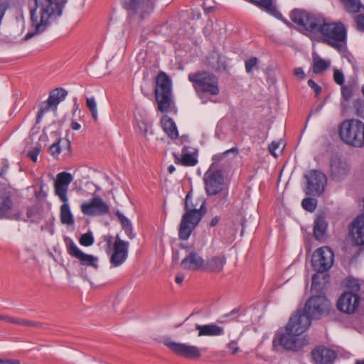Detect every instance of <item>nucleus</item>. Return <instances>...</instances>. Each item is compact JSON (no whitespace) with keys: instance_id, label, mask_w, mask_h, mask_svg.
Masks as SVG:
<instances>
[{"instance_id":"f257e3e1","label":"nucleus","mask_w":364,"mask_h":364,"mask_svg":"<svg viewBox=\"0 0 364 364\" xmlns=\"http://www.w3.org/2000/svg\"><path fill=\"white\" fill-rule=\"evenodd\" d=\"M297 31L338 51L343 50L347 38L346 28L341 22L329 21L321 15L304 10H297Z\"/></svg>"},{"instance_id":"f03ea898","label":"nucleus","mask_w":364,"mask_h":364,"mask_svg":"<svg viewBox=\"0 0 364 364\" xmlns=\"http://www.w3.org/2000/svg\"><path fill=\"white\" fill-rule=\"evenodd\" d=\"M65 1H34L31 9L32 30L24 37L28 41L33 36L44 32L48 27L62 15Z\"/></svg>"},{"instance_id":"7ed1b4c3","label":"nucleus","mask_w":364,"mask_h":364,"mask_svg":"<svg viewBox=\"0 0 364 364\" xmlns=\"http://www.w3.org/2000/svg\"><path fill=\"white\" fill-rule=\"evenodd\" d=\"M185 210L178 230V237L183 240H186L190 237L205 213L204 202H201L198 208V204L193 203L191 193H188L185 199Z\"/></svg>"},{"instance_id":"20e7f679","label":"nucleus","mask_w":364,"mask_h":364,"mask_svg":"<svg viewBox=\"0 0 364 364\" xmlns=\"http://www.w3.org/2000/svg\"><path fill=\"white\" fill-rule=\"evenodd\" d=\"M333 260V252L328 247H321L313 254L312 266L317 273L312 277L311 289H315L316 291L323 289L325 282H321L320 278L322 277L323 279L325 280L323 272L331 267Z\"/></svg>"},{"instance_id":"39448f33","label":"nucleus","mask_w":364,"mask_h":364,"mask_svg":"<svg viewBox=\"0 0 364 364\" xmlns=\"http://www.w3.org/2000/svg\"><path fill=\"white\" fill-rule=\"evenodd\" d=\"M343 142L355 147L364 146V122L356 119L344 120L339 127Z\"/></svg>"},{"instance_id":"423d86ee","label":"nucleus","mask_w":364,"mask_h":364,"mask_svg":"<svg viewBox=\"0 0 364 364\" xmlns=\"http://www.w3.org/2000/svg\"><path fill=\"white\" fill-rule=\"evenodd\" d=\"M273 350L294 351L296 350V315L293 314L284 328L279 329L272 341Z\"/></svg>"},{"instance_id":"0eeeda50","label":"nucleus","mask_w":364,"mask_h":364,"mask_svg":"<svg viewBox=\"0 0 364 364\" xmlns=\"http://www.w3.org/2000/svg\"><path fill=\"white\" fill-rule=\"evenodd\" d=\"M154 95L158 104V109L161 112H168L173 103L171 80L163 71L156 77Z\"/></svg>"},{"instance_id":"6e6552de","label":"nucleus","mask_w":364,"mask_h":364,"mask_svg":"<svg viewBox=\"0 0 364 364\" xmlns=\"http://www.w3.org/2000/svg\"><path fill=\"white\" fill-rule=\"evenodd\" d=\"M188 80L193 83L196 92L205 93L212 96L220 92L219 80L216 75L208 72L190 73Z\"/></svg>"},{"instance_id":"1a4fd4ad","label":"nucleus","mask_w":364,"mask_h":364,"mask_svg":"<svg viewBox=\"0 0 364 364\" xmlns=\"http://www.w3.org/2000/svg\"><path fill=\"white\" fill-rule=\"evenodd\" d=\"M306 193L312 196H320L325 191L327 177L318 170H311L305 176Z\"/></svg>"},{"instance_id":"9d476101","label":"nucleus","mask_w":364,"mask_h":364,"mask_svg":"<svg viewBox=\"0 0 364 364\" xmlns=\"http://www.w3.org/2000/svg\"><path fill=\"white\" fill-rule=\"evenodd\" d=\"M164 345L176 355L188 359H198L201 356L200 349L196 346L177 343L169 339L164 341Z\"/></svg>"},{"instance_id":"9b49d317","label":"nucleus","mask_w":364,"mask_h":364,"mask_svg":"<svg viewBox=\"0 0 364 364\" xmlns=\"http://www.w3.org/2000/svg\"><path fill=\"white\" fill-rule=\"evenodd\" d=\"M331 303L324 296H313L305 304V311L313 316L314 318H319L328 312Z\"/></svg>"},{"instance_id":"f8f14e48","label":"nucleus","mask_w":364,"mask_h":364,"mask_svg":"<svg viewBox=\"0 0 364 364\" xmlns=\"http://www.w3.org/2000/svg\"><path fill=\"white\" fill-rule=\"evenodd\" d=\"M205 191L209 196H215L222 191L224 177L220 170L208 171L203 178Z\"/></svg>"},{"instance_id":"ddd939ff","label":"nucleus","mask_w":364,"mask_h":364,"mask_svg":"<svg viewBox=\"0 0 364 364\" xmlns=\"http://www.w3.org/2000/svg\"><path fill=\"white\" fill-rule=\"evenodd\" d=\"M360 296L356 293L346 291L337 301V308L348 314L355 313L360 304Z\"/></svg>"},{"instance_id":"4468645a","label":"nucleus","mask_w":364,"mask_h":364,"mask_svg":"<svg viewBox=\"0 0 364 364\" xmlns=\"http://www.w3.org/2000/svg\"><path fill=\"white\" fill-rule=\"evenodd\" d=\"M80 209L87 215H103L109 210V205L99 197H94L90 201L82 203Z\"/></svg>"},{"instance_id":"2eb2a0df","label":"nucleus","mask_w":364,"mask_h":364,"mask_svg":"<svg viewBox=\"0 0 364 364\" xmlns=\"http://www.w3.org/2000/svg\"><path fill=\"white\" fill-rule=\"evenodd\" d=\"M129 242H125L117 235L113 245V253L110 257V263L114 267H119L122 264L128 256Z\"/></svg>"},{"instance_id":"dca6fc26","label":"nucleus","mask_w":364,"mask_h":364,"mask_svg":"<svg viewBox=\"0 0 364 364\" xmlns=\"http://www.w3.org/2000/svg\"><path fill=\"white\" fill-rule=\"evenodd\" d=\"M68 252L70 256L77 259L80 265L92 267L95 269H98V258L94 255L83 252L74 242H71L69 244Z\"/></svg>"},{"instance_id":"f3484780","label":"nucleus","mask_w":364,"mask_h":364,"mask_svg":"<svg viewBox=\"0 0 364 364\" xmlns=\"http://www.w3.org/2000/svg\"><path fill=\"white\" fill-rule=\"evenodd\" d=\"M313 318L311 314L305 311V308L302 312L297 311V348H302L309 343L305 336H299L309 328Z\"/></svg>"},{"instance_id":"a211bd4d","label":"nucleus","mask_w":364,"mask_h":364,"mask_svg":"<svg viewBox=\"0 0 364 364\" xmlns=\"http://www.w3.org/2000/svg\"><path fill=\"white\" fill-rule=\"evenodd\" d=\"M73 180L72 174L68 172H60L56 176V179L54 182L55 194L62 202H66L68 199L67 193L69 185Z\"/></svg>"},{"instance_id":"6ab92c4d","label":"nucleus","mask_w":364,"mask_h":364,"mask_svg":"<svg viewBox=\"0 0 364 364\" xmlns=\"http://www.w3.org/2000/svg\"><path fill=\"white\" fill-rule=\"evenodd\" d=\"M349 235L357 245H364V213L358 215L349 225Z\"/></svg>"},{"instance_id":"aec40b11","label":"nucleus","mask_w":364,"mask_h":364,"mask_svg":"<svg viewBox=\"0 0 364 364\" xmlns=\"http://www.w3.org/2000/svg\"><path fill=\"white\" fill-rule=\"evenodd\" d=\"M350 167L346 161L341 160L338 156H333L331 159L330 172L332 178L335 181L343 180L349 173Z\"/></svg>"},{"instance_id":"412c9836","label":"nucleus","mask_w":364,"mask_h":364,"mask_svg":"<svg viewBox=\"0 0 364 364\" xmlns=\"http://www.w3.org/2000/svg\"><path fill=\"white\" fill-rule=\"evenodd\" d=\"M311 356L317 364H333L336 354L329 348L318 346L311 351Z\"/></svg>"},{"instance_id":"4be33fe9","label":"nucleus","mask_w":364,"mask_h":364,"mask_svg":"<svg viewBox=\"0 0 364 364\" xmlns=\"http://www.w3.org/2000/svg\"><path fill=\"white\" fill-rule=\"evenodd\" d=\"M204 259L195 251H190L181 262L182 269L197 271L203 269Z\"/></svg>"},{"instance_id":"5701e85b","label":"nucleus","mask_w":364,"mask_h":364,"mask_svg":"<svg viewBox=\"0 0 364 364\" xmlns=\"http://www.w3.org/2000/svg\"><path fill=\"white\" fill-rule=\"evenodd\" d=\"M226 263V257L224 255L214 256L205 262H204L203 269L213 273H219Z\"/></svg>"},{"instance_id":"b1692460","label":"nucleus","mask_w":364,"mask_h":364,"mask_svg":"<svg viewBox=\"0 0 364 364\" xmlns=\"http://www.w3.org/2000/svg\"><path fill=\"white\" fill-rule=\"evenodd\" d=\"M196 329L198 331V336H217L223 335L224 329L216 324L196 325Z\"/></svg>"},{"instance_id":"393cba45","label":"nucleus","mask_w":364,"mask_h":364,"mask_svg":"<svg viewBox=\"0 0 364 364\" xmlns=\"http://www.w3.org/2000/svg\"><path fill=\"white\" fill-rule=\"evenodd\" d=\"M175 162L186 166H193L198 163L196 155L194 153H188L187 147H183L182 149L181 156L179 157L176 154H174Z\"/></svg>"},{"instance_id":"a878e982","label":"nucleus","mask_w":364,"mask_h":364,"mask_svg":"<svg viewBox=\"0 0 364 364\" xmlns=\"http://www.w3.org/2000/svg\"><path fill=\"white\" fill-rule=\"evenodd\" d=\"M259 9L277 18H282V14L274 4V1H251Z\"/></svg>"},{"instance_id":"bb28decb","label":"nucleus","mask_w":364,"mask_h":364,"mask_svg":"<svg viewBox=\"0 0 364 364\" xmlns=\"http://www.w3.org/2000/svg\"><path fill=\"white\" fill-rule=\"evenodd\" d=\"M161 126L164 131L168 134L171 139H176L178 136L177 127L173 120L165 115L161 120Z\"/></svg>"},{"instance_id":"cd10ccee","label":"nucleus","mask_w":364,"mask_h":364,"mask_svg":"<svg viewBox=\"0 0 364 364\" xmlns=\"http://www.w3.org/2000/svg\"><path fill=\"white\" fill-rule=\"evenodd\" d=\"M67 95L68 92L61 87L55 88L50 92L48 100L54 106V110L57 109L58 105L65 100Z\"/></svg>"},{"instance_id":"c85d7f7f","label":"nucleus","mask_w":364,"mask_h":364,"mask_svg":"<svg viewBox=\"0 0 364 364\" xmlns=\"http://www.w3.org/2000/svg\"><path fill=\"white\" fill-rule=\"evenodd\" d=\"M327 223L323 217H318L315 220L314 235L316 240L323 241L326 237Z\"/></svg>"},{"instance_id":"c756f323","label":"nucleus","mask_w":364,"mask_h":364,"mask_svg":"<svg viewBox=\"0 0 364 364\" xmlns=\"http://www.w3.org/2000/svg\"><path fill=\"white\" fill-rule=\"evenodd\" d=\"M63 203L60 208V221L64 225H72L74 224V217L70 209L68 199Z\"/></svg>"},{"instance_id":"7c9ffc66","label":"nucleus","mask_w":364,"mask_h":364,"mask_svg":"<svg viewBox=\"0 0 364 364\" xmlns=\"http://www.w3.org/2000/svg\"><path fill=\"white\" fill-rule=\"evenodd\" d=\"M149 1H124L123 7L130 14H144V8Z\"/></svg>"},{"instance_id":"2f4dec72","label":"nucleus","mask_w":364,"mask_h":364,"mask_svg":"<svg viewBox=\"0 0 364 364\" xmlns=\"http://www.w3.org/2000/svg\"><path fill=\"white\" fill-rule=\"evenodd\" d=\"M12 202L9 196H0V218L7 217L11 213Z\"/></svg>"},{"instance_id":"473e14b6","label":"nucleus","mask_w":364,"mask_h":364,"mask_svg":"<svg viewBox=\"0 0 364 364\" xmlns=\"http://www.w3.org/2000/svg\"><path fill=\"white\" fill-rule=\"evenodd\" d=\"M343 3L344 9L350 14H355L361 9H364V4H361L360 1H343Z\"/></svg>"},{"instance_id":"72a5a7b5","label":"nucleus","mask_w":364,"mask_h":364,"mask_svg":"<svg viewBox=\"0 0 364 364\" xmlns=\"http://www.w3.org/2000/svg\"><path fill=\"white\" fill-rule=\"evenodd\" d=\"M50 109L54 110V106L50 105L48 100L46 101L42 102L39 105V111L37 115V122H40L44 114L49 112Z\"/></svg>"},{"instance_id":"f704fd0d","label":"nucleus","mask_w":364,"mask_h":364,"mask_svg":"<svg viewBox=\"0 0 364 364\" xmlns=\"http://www.w3.org/2000/svg\"><path fill=\"white\" fill-rule=\"evenodd\" d=\"M219 59L220 55L216 52H213L207 57V65L213 69H220V66L219 65Z\"/></svg>"},{"instance_id":"c9c22d12","label":"nucleus","mask_w":364,"mask_h":364,"mask_svg":"<svg viewBox=\"0 0 364 364\" xmlns=\"http://www.w3.org/2000/svg\"><path fill=\"white\" fill-rule=\"evenodd\" d=\"M330 65V63L323 59H318L314 61L313 70L314 73L318 74L326 70Z\"/></svg>"},{"instance_id":"e433bc0d","label":"nucleus","mask_w":364,"mask_h":364,"mask_svg":"<svg viewBox=\"0 0 364 364\" xmlns=\"http://www.w3.org/2000/svg\"><path fill=\"white\" fill-rule=\"evenodd\" d=\"M316 205L317 200L314 198H306L301 202L302 208L309 212H313L316 209Z\"/></svg>"},{"instance_id":"4c0bfd02","label":"nucleus","mask_w":364,"mask_h":364,"mask_svg":"<svg viewBox=\"0 0 364 364\" xmlns=\"http://www.w3.org/2000/svg\"><path fill=\"white\" fill-rule=\"evenodd\" d=\"M86 105L89 110L90 111L92 116L95 121L98 119V114L97 109V103L94 97H88L86 100Z\"/></svg>"},{"instance_id":"58836bf2","label":"nucleus","mask_w":364,"mask_h":364,"mask_svg":"<svg viewBox=\"0 0 364 364\" xmlns=\"http://www.w3.org/2000/svg\"><path fill=\"white\" fill-rule=\"evenodd\" d=\"M269 151L274 157H277L282 152L283 146L282 141H272L269 145Z\"/></svg>"},{"instance_id":"ea45409f","label":"nucleus","mask_w":364,"mask_h":364,"mask_svg":"<svg viewBox=\"0 0 364 364\" xmlns=\"http://www.w3.org/2000/svg\"><path fill=\"white\" fill-rule=\"evenodd\" d=\"M346 286L352 293H358L360 289V286L358 280L354 278H347L346 281Z\"/></svg>"},{"instance_id":"a19ab883","label":"nucleus","mask_w":364,"mask_h":364,"mask_svg":"<svg viewBox=\"0 0 364 364\" xmlns=\"http://www.w3.org/2000/svg\"><path fill=\"white\" fill-rule=\"evenodd\" d=\"M238 152H239L238 149L237 147H233L228 150L225 151L223 153H222L220 154L214 155L213 157V161L215 163H217V162L221 161L225 157L228 156L230 154H233L234 156L235 157L238 154Z\"/></svg>"},{"instance_id":"79ce46f5","label":"nucleus","mask_w":364,"mask_h":364,"mask_svg":"<svg viewBox=\"0 0 364 364\" xmlns=\"http://www.w3.org/2000/svg\"><path fill=\"white\" fill-rule=\"evenodd\" d=\"M353 108L355 109V114L364 119V100H356L353 102Z\"/></svg>"},{"instance_id":"37998d69","label":"nucleus","mask_w":364,"mask_h":364,"mask_svg":"<svg viewBox=\"0 0 364 364\" xmlns=\"http://www.w3.org/2000/svg\"><path fill=\"white\" fill-rule=\"evenodd\" d=\"M80 243L83 246H91L94 243V237L92 232H87L81 235Z\"/></svg>"},{"instance_id":"c03bdc74","label":"nucleus","mask_w":364,"mask_h":364,"mask_svg":"<svg viewBox=\"0 0 364 364\" xmlns=\"http://www.w3.org/2000/svg\"><path fill=\"white\" fill-rule=\"evenodd\" d=\"M341 95L345 100H348L353 95V88L350 85L341 87Z\"/></svg>"},{"instance_id":"a18cd8bd","label":"nucleus","mask_w":364,"mask_h":364,"mask_svg":"<svg viewBox=\"0 0 364 364\" xmlns=\"http://www.w3.org/2000/svg\"><path fill=\"white\" fill-rule=\"evenodd\" d=\"M257 62L258 60L256 57H252L249 60H247L245 61V70L247 73H250L252 72V69L257 65Z\"/></svg>"},{"instance_id":"49530a36","label":"nucleus","mask_w":364,"mask_h":364,"mask_svg":"<svg viewBox=\"0 0 364 364\" xmlns=\"http://www.w3.org/2000/svg\"><path fill=\"white\" fill-rule=\"evenodd\" d=\"M62 141L61 139H59L58 142L53 144L50 146V151L52 156L56 157L59 155L61 151L60 143Z\"/></svg>"},{"instance_id":"de8ad7c7","label":"nucleus","mask_w":364,"mask_h":364,"mask_svg":"<svg viewBox=\"0 0 364 364\" xmlns=\"http://www.w3.org/2000/svg\"><path fill=\"white\" fill-rule=\"evenodd\" d=\"M308 85L314 91L316 97L321 94L322 87L316 83L313 80L310 79L308 80Z\"/></svg>"},{"instance_id":"09e8293b","label":"nucleus","mask_w":364,"mask_h":364,"mask_svg":"<svg viewBox=\"0 0 364 364\" xmlns=\"http://www.w3.org/2000/svg\"><path fill=\"white\" fill-rule=\"evenodd\" d=\"M334 81L339 85H342L344 82V75L342 72L336 69L333 73Z\"/></svg>"},{"instance_id":"8fccbe9b","label":"nucleus","mask_w":364,"mask_h":364,"mask_svg":"<svg viewBox=\"0 0 364 364\" xmlns=\"http://www.w3.org/2000/svg\"><path fill=\"white\" fill-rule=\"evenodd\" d=\"M20 325L28 327H41L43 326V323L21 318Z\"/></svg>"},{"instance_id":"3c124183","label":"nucleus","mask_w":364,"mask_h":364,"mask_svg":"<svg viewBox=\"0 0 364 364\" xmlns=\"http://www.w3.org/2000/svg\"><path fill=\"white\" fill-rule=\"evenodd\" d=\"M115 214L117 216L119 220L120 221L122 227H124L131 224L129 220L127 218H126L121 212L117 210Z\"/></svg>"},{"instance_id":"603ef678","label":"nucleus","mask_w":364,"mask_h":364,"mask_svg":"<svg viewBox=\"0 0 364 364\" xmlns=\"http://www.w3.org/2000/svg\"><path fill=\"white\" fill-rule=\"evenodd\" d=\"M356 27L359 31H364V15H358L355 17Z\"/></svg>"},{"instance_id":"864d4df0","label":"nucleus","mask_w":364,"mask_h":364,"mask_svg":"<svg viewBox=\"0 0 364 364\" xmlns=\"http://www.w3.org/2000/svg\"><path fill=\"white\" fill-rule=\"evenodd\" d=\"M40 152L41 148L35 147L32 151H28L27 155L33 162H36Z\"/></svg>"},{"instance_id":"5fc2aeb1","label":"nucleus","mask_w":364,"mask_h":364,"mask_svg":"<svg viewBox=\"0 0 364 364\" xmlns=\"http://www.w3.org/2000/svg\"><path fill=\"white\" fill-rule=\"evenodd\" d=\"M227 347L231 350L232 355H235L240 351V348L237 346V341H231L228 343Z\"/></svg>"},{"instance_id":"6e6d98bb","label":"nucleus","mask_w":364,"mask_h":364,"mask_svg":"<svg viewBox=\"0 0 364 364\" xmlns=\"http://www.w3.org/2000/svg\"><path fill=\"white\" fill-rule=\"evenodd\" d=\"M122 229L124 230L126 235L129 239L132 240L134 237V234L133 233V228L132 224L122 227Z\"/></svg>"},{"instance_id":"4d7b16f0","label":"nucleus","mask_w":364,"mask_h":364,"mask_svg":"<svg viewBox=\"0 0 364 364\" xmlns=\"http://www.w3.org/2000/svg\"><path fill=\"white\" fill-rule=\"evenodd\" d=\"M202 6L206 14L213 12L215 8V5L207 6L205 3L203 4Z\"/></svg>"},{"instance_id":"13d9d810","label":"nucleus","mask_w":364,"mask_h":364,"mask_svg":"<svg viewBox=\"0 0 364 364\" xmlns=\"http://www.w3.org/2000/svg\"><path fill=\"white\" fill-rule=\"evenodd\" d=\"M21 318L10 317L9 318H8V322L11 323H14V324L20 325L21 324Z\"/></svg>"},{"instance_id":"bf43d9fd","label":"nucleus","mask_w":364,"mask_h":364,"mask_svg":"<svg viewBox=\"0 0 364 364\" xmlns=\"http://www.w3.org/2000/svg\"><path fill=\"white\" fill-rule=\"evenodd\" d=\"M184 280V276L183 274H178L176 277V282L178 284H181L183 281Z\"/></svg>"},{"instance_id":"052dcab7","label":"nucleus","mask_w":364,"mask_h":364,"mask_svg":"<svg viewBox=\"0 0 364 364\" xmlns=\"http://www.w3.org/2000/svg\"><path fill=\"white\" fill-rule=\"evenodd\" d=\"M218 221H219V218L218 216L214 217L210 222V227L215 226L218 224Z\"/></svg>"},{"instance_id":"680f3d73","label":"nucleus","mask_w":364,"mask_h":364,"mask_svg":"<svg viewBox=\"0 0 364 364\" xmlns=\"http://www.w3.org/2000/svg\"><path fill=\"white\" fill-rule=\"evenodd\" d=\"M4 364H20L18 360H4Z\"/></svg>"},{"instance_id":"e2e57ef3","label":"nucleus","mask_w":364,"mask_h":364,"mask_svg":"<svg viewBox=\"0 0 364 364\" xmlns=\"http://www.w3.org/2000/svg\"><path fill=\"white\" fill-rule=\"evenodd\" d=\"M80 124L79 123H77V122H73L71 123V128L73 129V130H78L80 129Z\"/></svg>"},{"instance_id":"0e129e2a","label":"nucleus","mask_w":364,"mask_h":364,"mask_svg":"<svg viewBox=\"0 0 364 364\" xmlns=\"http://www.w3.org/2000/svg\"><path fill=\"white\" fill-rule=\"evenodd\" d=\"M304 73L303 72L301 68H297V77L299 78H304Z\"/></svg>"},{"instance_id":"69168bd1","label":"nucleus","mask_w":364,"mask_h":364,"mask_svg":"<svg viewBox=\"0 0 364 364\" xmlns=\"http://www.w3.org/2000/svg\"><path fill=\"white\" fill-rule=\"evenodd\" d=\"M105 240L107 242V245L109 247H110L112 244V237L111 236H106L105 237Z\"/></svg>"},{"instance_id":"338daca9","label":"nucleus","mask_w":364,"mask_h":364,"mask_svg":"<svg viewBox=\"0 0 364 364\" xmlns=\"http://www.w3.org/2000/svg\"><path fill=\"white\" fill-rule=\"evenodd\" d=\"M141 130L143 131L144 134H146L147 132V127L145 123H142V126H139Z\"/></svg>"},{"instance_id":"774afa93","label":"nucleus","mask_w":364,"mask_h":364,"mask_svg":"<svg viewBox=\"0 0 364 364\" xmlns=\"http://www.w3.org/2000/svg\"><path fill=\"white\" fill-rule=\"evenodd\" d=\"M355 364H364V359H363V360H357L355 361Z\"/></svg>"}]
</instances>
